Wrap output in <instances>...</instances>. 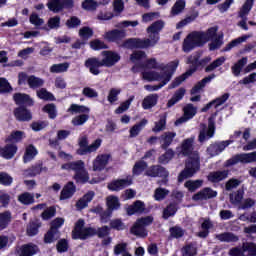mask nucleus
Segmentation results:
<instances>
[{
  "mask_svg": "<svg viewBox=\"0 0 256 256\" xmlns=\"http://www.w3.org/2000/svg\"><path fill=\"white\" fill-rule=\"evenodd\" d=\"M165 28V21L157 20L147 27L146 33L149 38H129L123 42L127 37V32L123 29H112L105 32L102 37L107 43H115L118 47L123 49H149L155 47L161 39V31ZM122 43V44H121Z\"/></svg>",
  "mask_w": 256,
  "mask_h": 256,
  "instance_id": "nucleus-1",
  "label": "nucleus"
},
{
  "mask_svg": "<svg viewBox=\"0 0 256 256\" xmlns=\"http://www.w3.org/2000/svg\"><path fill=\"white\" fill-rule=\"evenodd\" d=\"M165 28V21L157 20L147 27L146 33L149 38H129L123 42L127 37V32L123 29H112L105 32L102 37L107 43H115L118 47L123 49H149L155 47L161 39V31ZM122 43V44H121Z\"/></svg>",
  "mask_w": 256,
  "mask_h": 256,
  "instance_id": "nucleus-2",
  "label": "nucleus"
},
{
  "mask_svg": "<svg viewBox=\"0 0 256 256\" xmlns=\"http://www.w3.org/2000/svg\"><path fill=\"white\" fill-rule=\"evenodd\" d=\"M217 31H219V28L214 26L208 28L206 32H190L183 40L182 51L184 53H191V51H194V49H197L198 47H205L209 41H213V39L217 37Z\"/></svg>",
  "mask_w": 256,
  "mask_h": 256,
  "instance_id": "nucleus-3",
  "label": "nucleus"
},
{
  "mask_svg": "<svg viewBox=\"0 0 256 256\" xmlns=\"http://www.w3.org/2000/svg\"><path fill=\"white\" fill-rule=\"evenodd\" d=\"M102 60L97 57H90L85 60L84 66L88 69L91 75H100L101 67H114L118 62L121 61V55L112 50H104L101 52Z\"/></svg>",
  "mask_w": 256,
  "mask_h": 256,
  "instance_id": "nucleus-4",
  "label": "nucleus"
},
{
  "mask_svg": "<svg viewBox=\"0 0 256 256\" xmlns=\"http://www.w3.org/2000/svg\"><path fill=\"white\" fill-rule=\"evenodd\" d=\"M95 235L99 239H105V237L111 235V228L107 225L98 228L85 227V220L79 219L72 230V239L75 240L80 239L81 241H85L89 237H95Z\"/></svg>",
  "mask_w": 256,
  "mask_h": 256,
  "instance_id": "nucleus-5",
  "label": "nucleus"
},
{
  "mask_svg": "<svg viewBox=\"0 0 256 256\" xmlns=\"http://www.w3.org/2000/svg\"><path fill=\"white\" fill-rule=\"evenodd\" d=\"M13 101L16 105H19V107L14 109V117L16 121L22 123L31 121V119H33V114L27 107H33V105H35L33 98H31L29 94L18 92L13 95Z\"/></svg>",
  "mask_w": 256,
  "mask_h": 256,
  "instance_id": "nucleus-6",
  "label": "nucleus"
},
{
  "mask_svg": "<svg viewBox=\"0 0 256 256\" xmlns=\"http://www.w3.org/2000/svg\"><path fill=\"white\" fill-rule=\"evenodd\" d=\"M201 59V56L199 54H196L194 56H189L187 59L188 65H190V68L184 72L182 75L176 77L170 84V89H175L183 83V81H187L193 73H196V71L199 69V62Z\"/></svg>",
  "mask_w": 256,
  "mask_h": 256,
  "instance_id": "nucleus-7",
  "label": "nucleus"
},
{
  "mask_svg": "<svg viewBox=\"0 0 256 256\" xmlns=\"http://www.w3.org/2000/svg\"><path fill=\"white\" fill-rule=\"evenodd\" d=\"M200 170L201 160L199 157H190L185 163V168L178 175V183H183L185 179H191V177H194Z\"/></svg>",
  "mask_w": 256,
  "mask_h": 256,
  "instance_id": "nucleus-8",
  "label": "nucleus"
},
{
  "mask_svg": "<svg viewBox=\"0 0 256 256\" xmlns=\"http://www.w3.org/2000/svg\"><path fill=\"white\" fill-rule=\"evenodd\" d=\"M101 143H103V140L98 138L89 145V138L84 135L78 139L79 148L76 150V155L83 156L88 153H95V151L101 147Z\"/></svg>",
  "mask_w": 256,
  "mask_h": 256,
  "instance_id": "nucleus-9",
  "label": "nucleus"
},
{
  "mask_svg": "<svg viewBox=\"0 0 256 256\" xmlns=\"http://www.w3.org/2000/svg\"><path fill=\"white\" fill-rule=\"evenodd\" d=\"M241 163V165H249V163H256V151L249 153H238L233 155L230 159L226 160L224 167H233Z\"/></svg>",
  "mask_w": 256,
  "mask_h": 256,
  "instance_id": "nucleus-10",
  "label": "nucleus"
},
{
  "mask_svg": "<svg viewBox=\"0 0 256 256\" xmlns=\"http://www.w3.org/2000/svg\"><path fill=\"white\" fill-rule=\"evenodd\" d=\"M133 185V177L131 175L126 178H118L112 180L107 184L108 191H115L118 193L119 191H123V189H127V187H131Z\"/></svg>",
  "mask_w": 256,
  "mask_h": 256,
  "instance_id": "nucleus-11",
  "label": "nucleus"
},
{
  "mask_svg": "<svg viewBox=\"0 0 256 256\" xmlns=\"http://www.w3.org/2000/svg\"><path fill=\"white\" fill-rule=\"evenodd\" d=\"M75 6L74 0H49L47 7L52 13H61L63 9H73Z\"/></svg>",
  "mask_w": 256,
  "mask_h": 256,
  "instance_id": "nucleus-12",
  "label": "nucleus"
},
{
  "mask_svg": "<svg viewBox=\"0 0 256 256\" xmlns=\"http://www.w3.org/2000/svg\"><path fill=\"white\" fill-rule=\"evenodd\" d=\"M73 179L77 185H85L86 183H89V172L87 171V168H85V162L83 160H80V163L74 170Z\"/></svg>",
  "mask_w": 256,
  "mask_h": 256,
  "instance_id": "nucleus-13",
  "label": "nucleus"
},
{
  "mask_svg": "<svg viewBox=\"0 0 256 256\" xmlns=\"http://www.w3.org/2000/svg\"><path fill=\"white\" fill-rule=\"evenodd\" d=\"M215 135V122L213 118H209L208 120V129L207 126L203 125V128L200 130L198 135L199 143H205V141H209V139L213 138Z\"/></svg>",
  "mask_w": 256,
  "mask_h": 256,
  "instance_id": "nucleus-14",
  "label": "nucleus"
},
{
  "mask_svg": "<svg viewBox=\"0 0 256 256\" xmlns=\"http://www.w3.org/2000/svg\"><path fill=\"white\" fill-rule=\"evenodd\" d=\"M233 141L234 140L229 139V140L214 142L213 144H210L209 147L207 148L208 155H210V157H217V155H221L224 149H227V146L231 145Z\"/></svg>",
  "mask_w": 256,
  "mask_h": 256,
  "instance_id": "nucleus-15",
  "label": "nucleus"
},
{
  "mask_svg": "<svg viewBox=\"0 0 256 256\" xmlns=\"http://www.w3.org/2000/svg\"><path fill=\"white\" fill-rule=\"evenodd\" d=\"M144 175L146 177L167 179L169 177V171L161 165H152L145 170Z\"/></svg>",
  "mask_w": 256,
  "mask_h": 256,
  "instance_id": "nucleus-16",
  "label": "nucleus"
},
{
  "mask_svg": "<svg viewBox=\"0 0 256 256\" xmlns=\"http://www.w3.org/2000/svg\"><path fill=\"white\" fill-rule=\"evenodd\" d=\"M49 168L43 165L42 161H38L35 164L31 165L29 168L23 171V175L25 177H37V175H41V173H47Z\"/></svg>",
  "mask_w": 256,
  "mask_h": 256,
  "instance_id": "nucleus-17",
  "label": "nucleus"
},
{
  "mask_svg": "<svg viewBox=\"0 0 256 256\" xmlns=\"http://www.w3.org/2000/svg\"><path fill=\"white\" fill-rule=\"evenodd\" d=\"M217 191L210 187H205L192 196L193 201H208V199H215Z\"/></svg>",
  "mask_w": 256,
  "mask_h": 256,
  "instance_id": "nucleus-18",
  "label": "nucleus"
},
{
  "mask_svg": "<svg viewBox=\"0 0 256 256\" xmlns=\"http://www.w3.org/2000/svg\"><path fill=\"white\" fill-rule=\"evenodd\" d=\"M177 67H179V60H175L172 62H169L167 65L161 66L160 71H164L162 75H164V80L169 83L171 81V77H173V74L175 71H177Z\"/></svg>",
  "mask_w": 256,
  "mask_h": 256,
  "instance_id": "nucleus-19",
  "label": "nucleus"
},
{
  "mask_svg": "<svg viewBox=\"0 0 256 256\" xmlns=\"http://www.w3.org/2000/svg\"><path fill=\"white\" fill-rule=\"evenodd\" d=\"M111 154H100L93 161V171H103L109 165Z\"/></svg>",
  "mask_w": 256,
  "mask_h": 256,
  "instance_id": "nucleus-20",
  "label": "nucleus"
},
{
  "mask_svg": "<svg viewBox=\"0 0 256 256\" xmlns=\"http://www.w3.org/2000/svg\"><path fill=\"white\" fill-rule=\"evenodd\" d=\"M37 253H41L39 246L33 242H29L20 247L19 256H35Z\"/></svg>",
  "mask_w": 256,
  "mask_h": 256,
  "instance_id": "nucleus-21",
  "label": "nucleus"
},
{
  "mask_svg": "<svg viewBox=\"0 0 256 256\" xmlns=\"http://www.w3.org/2000/svg\"><path fill=\"white\" fill-rule=\"evenodd\" d=\"M18 150L17 144H6L4 147H0V157L6 160L13 159L17 155Z\"/></svg>",
  "mask_w": 256,
  "mask_h": 256,
  "instance_id": "nucleus-22",
  "label": "nucleus"
},
{
  "mask_svg": "<svg viewBox=\"0 0 256 256\" xmlns=\"http://www.w3.org/2000/svg\"><path fill=\"white\" fill-rule=\"evenodd\" d=\"M229 177V170H217L210 172L207 176V179L210 183H221Z\"/></svg>",
  "mask_w": 256,
  "mask_h": 256,
  "instance_id": "nucleus-23",
  "label": "nucleus"
},
{
  "mask_svg": "<svg viewBox=\"0 0 256 256\" xmlns=\"http://www.w3.org/2000/svg\"><path fill=\"white\" fill-rule=\"evenodd\" d=\"M77 192V186L72 181H69L61 190L60 201H65L66 199H71Z\"/></svg>",
  "mask_w": 256,
  "mask_h": 256,
  "instance_id": "nucleus-24",
  "label": "nucleus"
},
{
  "mask_svg": "<svg viewBox=\"0 0 256 256\" xmlns=\"http://www.w3.org/2000/svg\"><path fill=\"white\" fill-rule=\"evenodd\" d=\"M177 137L176 132H164L160 137V145L162 150H167L169 147H171V144L173 143V139Z\"/></svg>",
  "mask_w": 256,
  "mask_h": 256,
  "instance_id": "nucleus-25",
  "label": "nucleus"
},
{
  "mask_svg": "<svg viewBox=\"0 0 256 256\" xmlns=\"http://www.w3.org/2000/svg\"><path fill=\"white\" fill-rule=\"evenodd\" d=\"M229 97H230L229 93H224L222 96H220V97L212 100L208 104H206L202 108V112L207 113V111H209V109H211L212 107H215V109H217V107H220V105H223L224 103H226L227 100L229 99Z\"/></svg>",
  "mask_w": 256,
  "mask_h": 256,
  "instance_id": "nucleus-26",
  "label": "nucleus"
},
{
  "mask_svg": "<svg viewBox=\"0 0 256 256\" xmlns=\"http://www.w3.org/2000/svg\"><path fill=\"white\" fill-rule=\"evenodd\" d=\"M43 223H41V220L35 219L28 223L26 227V234L28 237H35V235H39V229H41V226Z\"/></svg>",
  "mask_w": 256,
  "mask_h": 256,
  "instance_id": "nucleus-27",
  "label": "nucleus"
},
{
  "mask_svg": "<svg viewBox=\"0 0 256 256\" xmlns=\"http://www.w3.org/2000/svg\"><path fill=\"white\" fill-rule=\"evenodd\" d=\"M159 103V94L147 95L142 101V109L145 111L153 109Z\"/></svg>",
  "mask_w": 256,
  "mask_h": 256,
  "instance_id": "nucleus-28",
  "label": "nucleus"
},
{
  "mask_svg": "<svg viewBox=\"0 0 256 256\" xmlns=\"http://www.w3.org/2000/svg\"><path fill=\"white\" fill-rule=\"evenodd\" d=\"M215 77H216L215 74H210L204 77L202 80L198 81L194 85V87L190 90L191 95H196V93H199L201 89H203L205 85H207V83H211V81H213Z\"/></svg>",
  "mask_w": 256,
  "mask_h": 256,
  "instance_id": "nucleus-29",
  "label": "nucleus"
},
{
  "mask_svg": "<svg viewBox=\"0 0 256 256\" xmlns=\"http://www.w3.org/2000/svg\"><path fill=\"white\" fill-rule=\"evenodd\" d=\"M215 77H216L215 74H210L204 77L202 80L198 81L194 85V87L190 90L191 95H196V93H199L201 89H203L205 85H207V83H211V81H213Z\"/></svg>",
  "mask_w": 256,
  "mask_h": 256,
  "instance_id": "nucleus-30",
  "label": "nucleus"
},
{
  "mask_svg": "<svg viewBox=\"0 0 256 256\" xmlns=\"http://www.w3.org/2000/svg\"><path fill=\"white\" fill-rule=\"evenodd\" d=\"M145 212V202L136 200L132 205L128 206L126 213L127 215H135V213Z\"/></svg>",
  "mask_w": 256,
  "mask_h": 256,
  "instance_id": "nucleus-31",
  "label": "nucleus"
},
{
  "mask_svg": "<svg viewBox=\"0 0 256 256\" xmlns=\"http://www.w3.org/2000/svg\"><path fill=\"white\" fill-rule=\"evenodd\" d=\"M130 233L132 235H135L136 237H142V239H145L147 235H149V232H147V229L143 227L141 223H139L137 220L133 224V226L130 228Z\"/></svg>",
  "mask_w": 256,
  "mask_h": 256,
  "instance_id": "nucleus-32",
  "label": "nucleus"
},
{
  "mask_svg": "<svg viewBox=\"0 0 256 256\" xmlns=\"http://www.w3.org/2000/svg\"><path fill=\"white\" fill-rule=\"evenodd\" d=\"M216 239L221 241V243H237V241H239V236L235 235L233 232H223L217 234Z\"/></svg>",
  "mask_w": 256,
  "mask_h": 256,
  "instance_id": "nucleus-33",
  "label": "nucleus"
},
{
  "mask_svg": "<svg viewBox=\"0 0 256 256\" xmlns=\"http://www.w3.org/2000/svg\"><path fill=\"white\" fill-rule=\"evenodd\" d=\"M59 237H61V233L59 231L53 230V228H49V230L44 234L43 242L47 245H51V243L58 241Z\"/></svg>",
  "mask_w": 256,
  "mask_h": 256,
  "instance_id": "nucleus-34",
  "label": "nucleus"
},
{
  "mask_svg": "<svg viewBox=\"0 0 256 256\" xmlns=\"http://www.w3.org/2000/svg\"><path fill=\"white\" fill-rule=\"evenodd\" d=\"M202 231L198 232V237L200 239H207L209 237V229H213V222H211V219L205 218L201 224Z\"/></svg>",
  "mask_w": 256,
  "mask_h": 256,
  "instance_id": "nucleus-35",
  "label": "nucleus"
},
{
  "mask_svg": "<svg viewBox=\"0 0 256 256\" xmlns=\"http://www.w3.org/2000/svg\"><path fill=\"white\" fill-rule=\"evenodd\" d=\"M95 197L94 191L87 192L82 198H80L76 205L79 209H85V207L89 206V203L93 201V198Z\"/></svg>",
  "mask_w": 256,
  "mask_h": 256,
  "instance_id": "nucleus-36",
  "label": "nucleus"
},
{
  "mask_svg": "<svg viewBox=\"0 0 256 256\" xmlns=\"http://www.w3.org/2000/svg\"><path fill=\"white\" fill-rule=\"evenodd\" d=\"M164 151V154L158 157L159 165H167L175 157V152L172 148H167Z\"/></svg>",
  "mask_w": 256,
  "mask_h": 256,
  "instance_id": "nucleus-37",
  "label": "nucleus"
},
{
  "mask_svg": "<svg viewBox=\"0 0 256 256\" xmlns=\"http://www.w3.org/2000/svg\"><path fill=\"white\" fill-rule=\"evenodd\" d=\"M37 148L33 144H30L23 155V163H30L33 161L35 157H37Z\"/></svg>",
  "mask_w": 256,
  "mask_h": 256,
  "instance_id": "nucleus-38",
  "label": "nucleus"
},
{
  "mask_svg": "<svg viewBox=\"0 0 256 256\" xmlns=\"http://www.w3.org/2000/svg\"><path fill=\"white\" fill-rule=\"evenodd\" d=\"M178 209L179 208L177 207V203L171 202L163 210V214H162L163 219H165L167 221V219H169V217H175Z\"/></svg>",
  "mask_w": 256,
  "mask_h": 256,
  "instance_id": "nucleus-39",
  "label": "nucleus"
},
{
  "mask_svg": "<svg viewBox=\"0 0 256 256\" xmlns=\"http://www.w3.org/2000/svg\"><path fill=\"white\" fill-rule=\"evenodd\" d=\"M185 92H186L185 88H179L171 97V99L168 100L167 107L171 108L173 107V105H176V103H179V101H181V99L185 97Z\"/></svg>",
  "mask_w": 256,
  "mask_h": 256,
  "instance_id": "nucleus-40",
  "label": "nucleus"
},
{
  "mask_svg": "<svg viewBox=\"0 0 256 256\" xmlns=\"http://www.w3.org/2000/svg\"><path fill=\"white\" fill-rule=\"evenodd\" d=\"M106 205H107V209L109 211H119V209H121V202H119V197L117 196H109L106 199Z\"/></svg>",
  "mask_w": 256,
  "mask_h": 256,
  "instance_id": "nucleus-41",
  "label": "nucleus"
},
{
  "mask_svg": "<svg viewBox=\"0 0 256 256\" xmlns=\"http://www.w3.org/2000/svg\"><path fill=\"white\" fill-rule=\"evenodd\" d=\"M181 153L184 157H189L193 153V139L187 138L182 142Z\"/></svg>",
  "mask_w": 256,
  "mask_h": 256,
  "instance_id": "nucleus-42",
  "label": "nucleus"
},
{
  "mask_svg": "<svg viewBox=\"0 0 256 256\" xmlns=\"http://www.w3.org/2000/svg\"><path fill=\"white\" fill-rule=\"evenodd\" d=\"M43 85H45V80H43L42 78H39L35 75H30L29 76V80H28V87L30 89H41V87H43Z\"/></svg>",
  "mask_w": 256,
  "mask_h": 256,
  "instance_id": "nucleus-43",
  "label": "nucleus"
},
{
  "mask_svg": "<svg viewBox=\"0 0 256 256\" xmlns=\"http://www.w3.org/2000/svg\"><path fill=\"white\" fill-rule=\"evenodd\" d=\"M147 123V119H142L140 122L132 126L129 130L130 138L137 137L141 133V131H143V127H145Z\"/></svg>",
  "mask_w": 256,
  "mask_h": 256,
  "instance_id": "nucleus-44",
  "label": "nucleus"
},
{
  "mask_svg": "<svg viewBox=\"0 0 256 256\" xmlns=\"http://www.w3.org/2000/svg\"><path fill=\"white\" fill-rule=\"evenodd\" d=\"M246 63L247 57H242L231 67V71L234 77H239V75H241V71H243V67H245Z\"/></svg>",
  "mask_w": 256,
  "mask_h": 256,
  "instance_id": "nucleus-45",
  "label": "nucleus"
},
{
  "mask_svg": "<svg viewBox=\"0 0 256 256\" xmlns=\"http://www.w3.org/2000/svg\"><path fill=\"white\" fill-rule=\"evenodd\" d=\"M25 132L23 131H12L11 134L6 138L5 143H21L23 141V136Z\"/></svg>",
  "mask_w": 256,
  "mask_h": 256,
  "instance_id": "nucleus-46",
  "label": "nucleus"
},
{
  "mask_svg": "<svg viewBox=\"0 0 256 256\" xmlns=\"http://www.w3.org/2000/svg\"><path fill=\"white\" fill-rule=\"evenodd\" d=\"M255 3V0H246L244 4L242 5L240 11H239V17L241 19H245L247 15L251 12V9H253V5Z\"/></svg>",
  "mask_w": 256,
  "mask_h": 256,
  "instance_id": "nucleus-47",
  "label": "nucleus"
},
{
  "mask_svg": "<svg viewBox=\"0 0 256 256\" xmlns=\"http://www.w3.org/2000/svg\"><path fill=\"white\" fill-rule=\"evenodd\" d=\"M12 215L10 211H5L0 213V231H3L9 227V223H11Z\"/></svg>",
  "mask_w": 256,
  "mask_h": 256,
  "instance_id": "nucleus-48",
  "label": "nucleus"
},
{
  "mask_svg": "<svg viewBox=\"0 0 256 256\" xmlns=\"http://www.w3.org/2000/svg\"><path fill=\"white\" fill-rule=\"evenodd\" d=\"M142 77L146 81H163L164 79L163 77H165V75L159 74V72H156V71H148V72H143Z\"/></svg>",
  "mask_w": 256,
  "mask_h": 256,
  "instance_id": "nucleus-49",
  "label": "nucleus"
},
{
  "mask_svg": "<svg viewBox=\"0 0 256 256\" xmlns=\"http://www.w3.org/2000/svg\"><path fill=\"white\" fill-rule=\"evenodd\" d=\"M249 39L248 35H243L241 37H238L234 40H232L231 42H229L223 49V51L227 52V51H231L233 49V47H237L238 45H241V43H245V41H247Z\"/></svg>",
  "mask_w": 256,
  "mask_h": 256,
  "instance_id": "nucleus-50",
  "label": "nucleus"
},
{
  "mask_svg": "<svg viewBox=\"0 0 256 256\" xmlns=\"http://www.w3.org/2000/svg\"><path fill=\"white\" fill-rule=\"evenodd\" d=\"M36 95L38 99H42V101H55V95L53 93L47 91V88H40L37 92Z\"/></svg>",
  "mask_w": 256,
  "mask_h": 256,
  "instance_id": "nucleus-51",
  "label": "nucleus"
},
{
  "mask_svg": "<svg viewBox=\"0 0 256 256\" xmlns=\"http://www.w3.org/2000/svg\"><path fill=\"white\" fill-rule=\"evenodd\" d=\"M18 201L22 205H33L35 203V196L29 192H24L18 196Z\"/></svg>",
  "mask_w": 256,
  "mask_h": 256,
  "instance_id": "nucleus-52",
  "label": "nucleus"
},
{
  "mask_svg": "<svg viewBox=\"0 0 256 256\" xmlns=\"http://www.w3.org/2000/svg\"><path fill=\"white\" fill-rule=\"evenodd\" d=\"M147 167H148L147 162L143 160L137 161L132 168V173L133 175L139 176L144 171H147Z\"/></svg>",
  "mask_w": 256,
  "mask_h": 256,
  "instance_id": "nucleus-53",
  "label": "nucleus"
},
{
  "mask_svg": "<svg viewBox=\"0 0 256 256\" xmlns=\"http://www.w3.org/2000/svg\"><path fill=\"white\" fill-rule=\"evenodd\" d=\"M79 37L87 43L91 37H93V29L89 26H84L79 30Z\"/></svg>",
  "mask_w": 256,
  "mask_h": 256,
  "instance_id": "nucleus-54",
  "label": "nucleus"
},
{
  "mask_svg": "<svg viewBox=\"0 0 256 256\" xmlns=\"http://www.w3.org/2000/svg\"><path fill=\"white\" fill-rule=\"evenodd\" d=\"M119 95H121V89L111 88L107 96L109 104L115 105L119 101Z\"/></svg>",
  "mask_w": 256,
  "mask_h": 256,
  "instance_id": "nucleus-55",
  "label": "nucleus"
},
{
  "mask_svg": "<svg viewBox=\"0 0 256 256\" xmlns=\"http://www.w3.org/2000/svg\"><path fill=\"white\" fill-rule=\"evenodd\" d=\"M202 185L203 180H188L184 184V186L186 187V189H188V191H190V193H195V191L202 187Z\"/></svg>",
  "mask_w": 256,
  "mask_h": 256,
  "instance_id": "nucleus-56",
  "label": "nucleus"
},
{
  "mask_svg": "<svg viewBox=\"0 0 256 256\" xmlns=\"http://www.w3.org/2000/svg\"><path fill=\"white\" fill-rule=\"evenodd\" d=\"M185 0H177L173 7L171 8V15L173 17L179 15V13H183V10L185 9Z\"/></svg>",
  "mask_w": 256,
  "mask_h": 256,
  "instance_id": "nucleus-57",
  "label": "nucleus"
},
{
  "mask_svg": "<svg viewBox=\"0 0 256 256\" xmlns=\"http://www.w3.org/2000/svg\"><path fill=\"white\" fill-rule=\"evenodd\" d=\"M90 49L93 51H101L102 49H109V45L105 44V42L100 39H94L90 41Z\"/></svg>",
  "mask_w": 256,
  "mask_h": 256,
  "instance_id": "nucleus-58",
  "label": "nucleus"
},
{
  "mask_svg": "<svg viewBox=\"0 0 256 256\" xmlns=\"http://www.w3.org/2000/svg\"><path fill=\"white\" fill-rule=\"evenodd\" d=\"M42 111L48 114L49 119H55L57 117V106L54 103L46 104Z\"/></svg>",
  "mask_w": 256,
  "mask_h": 256,
  "instance_id": "nucleus-59",
  "label": "nucleus"
},
{
  "mask_svg": "<svg viewBox=\"0 0 256 256\" xmlns=\"http://www.w3.org/2000/svg\"><path fill=\"white\" fill-rule=\"evenodd\" d=\"M242 247H243L244 253H247V256H256L255 242H243Z\"/></svg>",
  "mask_w": 256,
  "mask_h": 256,
  "instance_id": "nucleus-60",
  "label": "nucleus"
},
{
  "mask_svg": "<svg viewBox=\"0 0 256 256\" xmlns=\"http://www.w3.org/2000/svg\"><path fill=\"white\" fill-rule=\"evenodd\" d=\"M69 69V62L54 64L50 67V73H65Z\"/></svg>",
  "mask_w": 256,
  "mask_h": 256,
  "instance_id": "nucleus-61",
  "label": "nucleus"
},
{
  "mask_svg": "<svg viewBox=\"0 0 256 256\" xmlns=\"http://www.w3.org/2000/svg\"><path fill=\"white\" fill-rule=\"evenodd\" d=\"M99 7V2L95 0H84L82 2V9L85 11H97V8Z\"/></svg>",
  "mask_w": 256,
  "mask_h": 256,
  "instance_id": "nucleus-62",
  "label": "nucleus"
},
{
  "mask_svg": "<svg viewBox=\"0 0 256 256\" xmlns=\"http://www.w3.org/2000/svg\"><path fill=\"white\" fill-rule=\"evenodd\" d=\"M56 250L58 253H67L69 251V240L65 238L58 240Z\"/></svg>",
  "mask_w": 256,
  "mask_h": 256,
  "instance_id": "nucleus-63",
  "label": "nucleus"
},
{
  "mask_svg": "<svg viewBox=\"0 0 256 256\" xmlns=\"http://www.w3.org/2000/svg\"><path fill=\"white\" fill-rule=\"evenodd\" d=\"M184 117L186 119H193L195 115H197V108L193 106V104H187L184 108Z\"/></svg>",
  "mask_w": 256,
  "mask_h": 256,
  "instance_id": "nucleus-64",
  "label": "nucleus"
}]
</instances>
